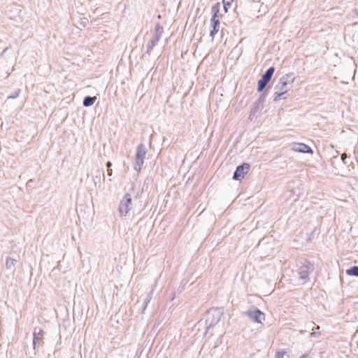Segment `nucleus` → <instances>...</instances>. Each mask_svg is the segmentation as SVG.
I'll return each mask as SVG.
<instances>
[{
    "mask_svg": "<svg viewBox=\"0 0 358 358\" xmlns=\"http://www.w3.org/2000/svg\"><path fill=\"white\" fill-rule=\"evenodd\" d=\"M224 315V310L222 308H210L205 315L206 332L209 329L217 324L221 320V317Z\"/></svg>",
    "mask_w": 358,
    "mask_h": 358,
    "instance_id": "obj_1",
    "label": "nucleus"
},
{
    "mask_svg": "<svg viewBox=\"0 0 358 358\" xmlns=\"http://www.w3.org/2000/svg\"><path fill=\"white\" fill-rule=\"evenodd\" d=\"M295 76L293 73L283 76L275 85V90L286 94L294 82Z\"/></svg>",
    "mask_w": 358,
    "mask_h": 358,
    "instance_id": "obj_2",
    "label": "nucleus"
},
{
    "mask_svg": "<svg viewBox=\"0 0 358 358\" xmlns=\"http://www.w3.org/2000/svg\"><path fill=\"white\" fill-rule=\"evenodd\" d=\"M220 9V3H215L211 8L212 17L210 20V27L212 28L210 31V36L214 37L220 29V20L218 13Z\"/></svg>",
    "mask_w": 358,
    "mask_h": 358,
    "instance_id": "obj_3",
    "label": "nucleus"
},
{
    "mask_svg": "<svg viewBox=\"0 0 358 358\" xmlns=\"http://www.w3.org/2000/svg\"><path fill=\"white\" fill-rule=\"evenodd\" d=\"M146 154L147 148L145 145L143 143H140L136 148L135 162L134 163V169L137 172H140L141 171Z\"/></svg>",
    "mask_w": 358,
    "mask_h": 358,
    "instance_id": "obj_4",
    "label": "nucleus"
},
{
    "mask_svg": "<svg viewBox=\"0 0 358 358\" xmlns=\"http://www.w3.org/2000/svg\"><path fill=\"white\" fill-rule=\"evenodd\" d=\"M131 208V196L129 194L127 193L120 202L118 211L122 216H125L129 213Z\"/></svg>",
    "mask_w": 358,
    "mask_h": 358,
    "instance_id": "obj_5",
    "label": "nucleus"
},
{
    "mask_svg": "<svg viewBox=\"0 0 358 358\" xmlns=\"http://www.w3.org/2000/svg\"><path fill=\"white\" fill-rule=\"evenodd\" d=\"M163 32V27L159 23L157 24L155 28V34L147 46V54H150V52L152 51L153 48L158 43V42L161 39Z\"/></svg>",
    "mask_w": 358,
    "mask_h": 358,
    "instance_id": "obj_6",
    "label": "nucleus"
},
{
    "mask_svg": "<svg viewBox=\"0 0 358 358\" xmlns=\"http://www.w3.org/2000/svg\"><path fill=\"white\" fill-rule=\"evenodd\" d=\"M243 314L254 322L262 324L263 321L265 320L264 313L255 306L251 307Z\"/></svg>",
    "mask_w": 358,
    "mask_h": 358,
    "instance_id": "obj_7",
    "label": "nucleus"
},
{
    "mask_svg": "<svg viewBox=\"0 0 358 358\" xmlns=\"http://www.w3.org/2000/svg\"><path fill=\"white\" fill-rule=\"evenodd\" d=\"M275 72V68L271 66L268 68L266 72L262 76L261 79L258 81L257 91L262 92L267 84L271 80L273 73Z\"/></svg>",
    "mask_w": 358,
    "mask_h": 358,
    "instance_id": "obj_8",
    "label": "nucleus"
},
{
    "mask_svg": "<svg viewBox=\"0 0 358 358\" xmlns=\"http://www.w3.org/2000/svg\"><path fill=\"white\" fill-rule=\"evenodd\" d=\"M250 168V166L248 163H243V164L238 166L234 173L233 179L235 180H241L244 178L245 175L248 173Z\"/></svg>",
    "mask_w": 358,
    "mask_h": 358,
    "instance_id": "obj_9",
    "label": "nucleus"
},
{
    "mask_svg": "<svg viewBox=\"0 0 358 358\" xmlns=\"http://www.w3.org/2000/svg\"><path fill=\"white\" fill-rule=\"evenodd\" d=\"M312 268V265L309 262H306L302 266L298 269V274L300 279L306 280L308 278L310 271Z\"/></svg>",
    "mask_w": 358,
    "mask_h": 358,
    "instance_id": "obj_10",
    "label": "nucleus"
},
{
    "mask_svg": "<svg viewBox=\"0 0 358 358\" xmlns=\"http://www.w3.org/2000/svg\"><path fill=\"white\" fill-rule=\"evenodd\" d=\"M266 99V95L264 93L262 94L259 99L257 100L255 103V106L252 108L251 113L252 114H255L256 113L262 110L263 109V104Z\"/></svg>",
    "mask_w": 358,
    "mask_h": 358,
    "instance_id": "obj_11",
    "label": "nucleus"
},
{
    "mask_svg": "<svg viewBox=\"0 0 358 358\" xmlns=\"http://www.w3.org/2000/svg\"><path fill=\"white\" fill-rule=\"evenodd\" d=\"M292 150L295 152L302 153H313L312 149L304 143L295 144L292 147Z\"/></svg>",
    "mask_w": 358,
    "mask_h": 358,
    "instance_id": "obj_12",
    "label": "nucleus"
},
{
    "mask_svg": "<svg viewBox=\"0 0 358 358\" xmlns=\"http://www.w3.org/2000/svg\"><path fill=\"white\" fill-rule=\"evenodd\" d=\"M43 335V331L41 329H38L37 331V329L36 328L34 331L33 336V345L34 348L36 349V345H40L42 339V336Z\"/></svg>",
    "mask_w": 358,
    "mask_h": 358,
    "instance_id": "obj_13",
    "label": "nucleus"
},
{
    "mask_svg": "<svg viewBox=\"0 0 358 358\" xmlns=\"http://www.w3.org/2000/svg\"><path fill=\"white\" fill-rule=\"evenodd\" d=\"M153 292H154V289H152L151 291L148 294L146 298L144 299L143 305V307H142V313H144V311L145 310V309H146V308L148 306V304L151 301V299L152 298Z\"/></svg>",
    "mask_w": 358,
    "mask_h": 358,
    "instance_id": "obj_14",
    "label": "nucleus"
},
{
    "mask_svg": "<svg viewBox=\"0 0 358 358\" xmlns=\"http://www.w3.org/2000/svg\"><path fill=\"white\" fill-rule=\"evenodd\" d=\"M96 101V97H92L90 96H87L83 99V105L85 107H89L92 106Z\"/></svg>",
    "mask_w": 358,
    "mask_h": 358,
    "instance_id": "obj_15",
    "label": "nucleus"
},
{
    "mask_svg": "<svg viewBox=\"0 0 358 358\" xmlns=\"http://www.w3.org/2000/svg\"><path fill=\"white\" fill-rule=\"evenodd\" d=\"M346 274L348 275L358 277V266H354L347 269Z\"/></svg>",
    "mask_w": 358,
    "mask_h": 358,
    "instance_id": "obj_16",
    "label": "nucleus"
},
{
    "mask_svg": "<svg viewBox=\"0 0 358 358\" xmlns=\"http://www.w3.org/2000/svg\"><path fill=\"white\" fill-rule=\"evenodd\" d=\"M16 260L12 258H7L6 262V267L8 269L13 268L15 264Z\"/></svg>",
    "mask_w": 358,
    "mask_h": 358,
    "instance_id": "obj_17",
    "label": "nucleus"
},
{
    "mask_svg": "<svg viewBox=\"0 0 358 358\" xmlns=\"http://www.w3.org/2000/svg\"><path fill=\"white\" fill-rule=\"evenodd\" d=\"M285 94L283 92H279L277 90V92H275L273 94V101H278L280 99H285L286 96H285Z\"/></svg>",
    "mask_w": 358,
    "mask_h": 358,
    "instance_id": "obj_18",
    "label": "nucleus"
},
{
    "mask_svg": "<svg viewBox=\"0 0 358 358\" xmlns=\"http://www.w3.org/2000/svg\"><path fill=\"white\" fill-rule=\"evenodd\" d=\"M101 180H105V175H104L103 171L101 172V176L99 175V176H95V178L94 179V184L96 185V183H99L100 185L101 182Z\"/></svg>",
    "mask_w": 358,
    "mask_h": 358,
    "instance_id": "obj_19",
    "label": "nucleus"
},
{
    "mask_svg": "<svg viewBox=\"0 0 358 358\" xmlns=\"http://www.w3.org/2000/svg\"><path fill=\"white\" fill-rule=\"evenodd\" d=\"M275 358H289V355L285 351H279L277 352L275 355Z\"/></svg>",
    "mask_w": 358,
    "mask_h": 358,
    "instance_id": "obj_20",
    "label": "nucleus"
},
{
    "mask_svg": "<svg viewBox=\"0 0 358 358\" xmlns=\"http://www.w3.org/2000/svg\"><path fill=\"white\" fill-rule=\"evenodd\" d=\"M233 0H222L224 9L225 12H227L228 7H230L231 6Z\"/></svg>",
    "mask_w": 358,
    "mask_h": 358,
    "instance_id": "obj_21",
    "label": "nucleus"
},
{
    "mask_svg": "<svg viewBox=\"0 0 358 358\" xmlns=\"http://www.w3.org/2000/svg\"><path fill=\"white\" fill-rule=\"evenodd\" d=\"M21 92L20 89H17L15 92L8 96V99H13L17 98Z\"/></svg>",
    "mask_w": 358,
    "mask_h": 358,
    "instance_id": "obj_22",
    "label": "nucleus"
},
{
    "mask_svg": "<svg viewBox=\"0 0 358 358\" xmlns=\"http://www.w3.org/2000/svg\"><path fill=\"white\" fill-rule=\"evenodd\" d=\"M311 334L314 337H319V336L320 335V333L318 331H313Z\"/></svg>",
    "mask_w": 358,
    "mask_h": 358,
    "instance_id": "obj_23",
    "label": "nucleus"
},
{
    "mask_svg": "<svg viewBox=\"0 0 358 358\" xmlns=\"http://www.w3.org/2000/svg\"><path fill=\"white\" fill-rule=\"evenodd\" d=\"M346 158H347V155L345 153H343L341 155V159L344 163H345V160Z\"/></svg>",
    "mask_w": 358,
    "mask_h": 358,
    "instance_id": "obj_24",
    "label": "nucleus"
},
{
    "mask_svg": "<svg viewBox=\"0 0 358 358\" xmlns=\"http://www.w3.org/2000/svg\"><path fill=\"white\" fill-rule=\"evenodd\" d=\"M112 166V164L110 162H107L106 163V167H107V169H111L110 167Z\"/></svg>",
    "mask_w": 358,
    "mask_h": 358,
    "instance_id": "obj_25",
    "label": "nucleus"
},
{
    "mask_svg": "<svg viewBox=\"0 0 358 358\" xmlns=\"http://www.w3.org/2000/svg\"><path fill=\"white\" fill-rule=\"evenodd\" d=\"M107 171H108V175L109 176H112V174H113V171H112V169H107Z\"/></svg>",
    "mask_w": 358,
    "mask_h": 358,
    "instance_id": "obj_26",
    "label": "nucleus"
},
{
    "mask_svg": "<svg viewBox=\"0 0 358 358\" xmlns=\"http://www.w3.org/2000/svg\"><path fill=\"white\" fill-rule=\"evenodd\" d=\"M32 180H29L27 182V185H29V184H31Z\"/></svg>",
    "mask_w": 358,
    "mask_h": 358,
    "instance_id": "obj_27",
    "label": "nucleus"
},
{
    "mask_svg": "<svg viewBox=\"0 0 358 358\" xmlns=\"http://www.w3.org/2000/svg\"><path fill=\"white\" fill-rule=\"evenodd\" d=\"M32 180H29L27 182V185H29V184H31Z\"/></svg>",
    "mask_w": 358,
    "mask_h": 358,
    "instance_id": "obj_28",
    "label": "nucleus"
},
{
    "mask_svg": "<svg viewBox=\"0 0 358 358\" xmlns=\"http://www.w3.org/2000/svg\"><path fill=\"white\" fill-rule=\"evenodd\" d=\"M300 358H307V357H306V355H301V357H300Z\"/></svg>",
    "mask_w": 358,
    "mask_h": 358,
    "instance_id": "obj_29",
    "label": "nucleus"
},
{
    "mask_svg": "<svg viewBox=\"0 0 358 358\" xmlns=\"http://www.w3.org/2000/svg\"><path fill=\"white\" fill-rule=\"evenodd\" d=\"M71 358H73V357H71Z\"/></svg>",
    "mask_w": 358,
    "mask_h": 358,
    "instance_id": "obj_30",
    "label": "nucleus"
}]
</instances>
